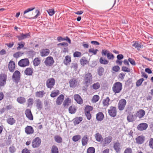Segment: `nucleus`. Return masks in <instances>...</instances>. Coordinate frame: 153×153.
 Masks as SVG:
<instances>
[{"label": "nucleus", "mask_w": 153, "mask_h": 153, "mask_svg": "<svg viewBox=\"0 0 153 153\" xmlns=\"http://www.w3.org/2000/svg\"><path fill=\"white\" fill-rule=\"evenodd\" d=\"M113 91L116 94L120 93L122 89V84L120 82L115 83L112 87Z\"/></svg>", "instance_id": "obj_1"}, {"label": "nucleus", "mask_w": 153, "mask_h": 153, "mask_svg": "<svg viewBox=\"0 0 153 153\" xmlns=\"http://www.w3.org/2000/svg\"><path fill=\"white\" fill-rule=\"evenodd\" d=\"M92 81V76L91 73L86 74L84 77L83 80L84 84L87 87L88 86Z\"/></svg>", "instance_id": "obj_2"}, {"label": "nucleus", "mask_w": 153, "mask_h": 153, "mask_svg": "<svg viewBox=\"0 0 153 153\" xmlns=\"http://www.w3.org/2000/svg\"><path fill=\"white\" fill-rule=\"evenodd\" d=\"M20 73L19 71L16 70L13 74L12 79L14 82L17 84L19 82L20 79Z\"/></svg>", "instance_id": "obj_3"}, {"label": "nucleus", "mask_w": 153, "mask_h": 153, "mask_svg": "<svg viewBox=\"0 0 153 153\" xmlns=\"http://www.w3.org/2000/svg\"><path fill=\"white\" fill-rule=\"evenodd\" d=\"M41 142V139L39 137H36L33 140L32 146L34 148L38 147L40 146Z\"/></svg>", "instance_id": "obj_4"}, {"label": "nucleus", "mask_w": 153, "mask_h": 153, "mask_svg": "<svg viewBox=\"0 0 153 153\" xmlns=\"http://www.w3.org/2000/svg\"><path fill=\"white\" fill-rule=\"evenodd\" d=\"M54 62L53 58L51 56H49L47 57L44 61V63L46 65L49 67L52 65Z\"/></svg>", "instance_id": "obj_5"}, {"label": "nucleus", "mask_w": 153, "mask_h": 153, "mask_svg": "<svg viewBox=\"0 0 153 153\" xmlns=\"http://www.w3.org/2000/svg\"><path fill=\"white\" fill-rule=\"evenodd\" d=\"M126 104V100L124 99L119 100L118 105V109L120 111H122L124 109Z\"/></svg>", "instance_id": "obj_6"}, {"label": "nucleus", "mask_w": 153, "mask_h": 153, "mask_svg": "<svg viewBox=\"0 0 153 153\" xmlns=\"http://www.w3.org/2000/svg\"><path fill=\"white\" fill-rule=\"evenodd\" d=\"M55 84V80L53 78L48 79L46 82V85L48 88L51 89L53 88Z\"/></svg>", "instance_id": "obj_7"}, {"label": "nucleus", "mask_w": 153, "mask_h": 153, "mask_svg": "<svg viewBox=\"0 0 153 153\" xmlns=\"http://www.w3.org/2000/svg\"><path fill=\"white\" fill-rule=\"evenodd\" d=\"M18 65L21 67H25L28 65L29 62L27 59L25 58L21 60L18 63Z\"/></svg>", "instance_id": "obj_8"}, {"label": "nucleus", "mask_w": 153, "mask_h": 153, "mask_svg": "<svg viewBox=\"0 0 153 153\" xmlns=\"http://www.w3.org/2000/svg\"><path fill=\"white\" fill-rule=\"evenodd\" d=\"M109 115L111 117H115L117 115V109L115 107L111 106L108 110Z\"/></svg>", "instance_id": "obj_9"}, {"label": "nucleus", "mask_w": 153, "mask_h": 153, "mask_svg": "<svg viewBox=\"0 0 153 153\" xmlns=\"http://www.w3.org/2000/svg\"><path fill=\"white\" fill-rule=\"evenodd\" d=\"M113 138L112 137L108 136L102 140V144L103 146H106L108 145L112 141Z\"/></svg>", "instance_id": "obj_10"}, {"label": "nucleus", "mask_w": 153, "mask_h": 153, "mask_svg": "<svg viewBox=\"0 0 153 153\" xmlns=\"http://www.w3.org/2000/svg\"><path fill=\"white\" fill-rule=\"evenodd\" d=\"M145 114V111L143 109H140L135 114V116L139 119L143 118Z\"/></svg>", "instance_id": "obj_11"}, {"label": "nucleus", "mask_w": 153, "mask_h": 153, "mask_svg": "<svg viewBox=\"0 0 153 153\" xmlns=\"http://www.w3.org/2000/svg\"><path fill=\"white\" fill-rule=\"evenodd\" d=\"M25 113L26 117L30 120H33V117L30 110L29 109H27L25 111Z\"/></svg>", "instance_id": "obj_12"}, {"label": "nucleus", "mask_w": 153, "mask_h": 153, "mask_svg": "<svg viewBox=\"0 0 153 153\" xmlns=\"http://www.w3.org/2000/svg\"><path fill=\"white\" fill-rule=\"evenodd\" d=\"M69 83L70 86L72 88H74L77 85L78 83V81L76 79L73 78L70 79Z\"/></svg>", "instance_id": "obj_13"}, {"label": "nucleus", "mask_w": 153, "mask_h": 153, "mask_svg": "<svg viewBox=\"0 0 153 153\" xmlns=\"http://www.w3.org/2000/svg\"><path fill=\"white\" fill-rule=\"evenodd\" d=\"M30 36V34L28 33H27L25 34L23 33H21L20 36H17L19 40H21L27 38H28Z\"/></svg>", "instance_id": "obj_14"}, {"label": "nucleus", "mask_w": 153, "mask_h": 153, "mask_svg": "<svg viewBox=\"0 0 153 153\" xmlns=\"http://www.w3.org/2000/svg\"><path fill=\"white\" fill-rule=\"evenodd\" d=\"M148 127V125L144 123H141L139 125L137 126V129L140 131H143L146 130Z\"/></svg>", "instance_id": "obj_15"}, {"label": "nucleus", "mask_w": 153, "mask_h": 153, "mask_svg": "<svg viewBox=\"0 0 153 153\" xmlns=\"http://www.w3.org/2000/svg\"><path fill=\"white\" fill-rule=\"evenodd\" d=\"M50 52V50L48 49H43L40 52V54L42 56H45L48 55Z\"/></svg>", "instance_id": "obj_16"}, {"label": "nucleus", "mask_w": 153, "mask_h": 153, "mask_svg": "<svg viewBox=\"0 0 153 153\" xmlns=\"http://www.w3.org/2000/svg\"><path fill=\"white\" fill-rule=\"evenodd\" d=\"M136 119V117L135 116V114L134 115L133 114L130 113L127 117V120L128 122H133Z\"/></svg>", "instance_id": "obj_17"}, {"label": "nucleus", "mask_w": 153, "mask_h": 153, "mask_svg": "<svg viewBox=\"0 0 153 153\" xmlns=\"http://www.w3.org/2000/svg\"><path fill=\"white\" fill-rule=\"evenodd\" d=\"M25 133L28 134H31L33 133L34 130L33 128L30 126H27L25 128Z\"/></svg>", "instance_id": "obj_18"}, {"label": "nucleus", "mask_w": 153, "mask_h": 153, "mask_svg": "<svg viewBox=\"0 0 153 153\" xmlns=\"http://www.w3.org/2000/svg\"><path fill=\"white\" fill-rule=\"evenodd\" d=\"M113 148L116 152H119L121 149L120 144L118 142H115L114 143Z\"/></svg>", "instance_id": "obj_19"}, {"label": "nucleus", "mask_w": 153, "mask_h": 153, "mask_svg": "<svg viewBox=\"0 0 153 153\" xmlns=\"http://www.w3.org/2000/svg\"><path fill=\"white\" fill-rule=\"evenodd\" d=\"M74 100L79 104H82L83 103L82 100L79 95L76 94L74 95Z\"/></svg>", "instance_id": "obj_20"}, {"label": "nucleus", "mask_w": 153, "mask_h": 153, "mask_svg": "<svg viewBox=\"0 0 153 153\" xmlns=\"http://www.w3.org/2000/svg\"><path fill=\"white\" fill-rule=\"evenodd\" d=\"M64 99V96L62 94H61L57 98L56 103V104L57 105H60L62 102L63 101V100Z\"/></svg>", "instance_id": "obj_21"}, {"label": "nucleus", "mask_w": 153, "mask_h": 153, "mask_svg": "<svg viewBox=\"0 0 153 153\" xmlns=\"http://www.w3.org/2000/svg\"><path fill=\"white\" fill-rule=\"evenodd\" d=\"M15 68V63L13 61H10L8 64V68L11 72H13Z\"/></svg>", "instance_id": "obj_22"}, {"label": "nucleus", "mask_w": 153, "mask_h": 153, "mask_svg": "<svg viewBox=\"0 0 153 153\" xmlns=\"http://www.w3.org/2000/svg\"><path fill=\"white\" fill-rule=\"evenodd\" d=\"M104 117V115L101 112H99L96 115L97 120L98 121H102L103 120Z\"/></svg>", "instance_id": "obj_23"}, {"label": "nucleus", "mask_w": 153, "mask_h": 153, "mask_svg": "<svg viewBox=\"0 0 153 153\" xmlns=\"http://www.w3.org/2000/svg\"><path fill=\"white\" fill-rule=\"evenodd\" d=\"M94 137L97 141L100 142H102L103 138L101 135L99 133H97L95 134Z\"/></svg>", "instance_id": "obj_24"}, {"label": "nucleus", "mask_w": 153, "mask_h": 153, "mask_svg": "<svg viewBox=\"0 0 153 153\" xmlns=\"http://www.w3.org/2000/svg\"><path fill=\"white\" fill-rule=\"evenodd\" d=\"M36 103L37 108L39 110H41L42 108L43 105L40 100L39 99H37L36 100Z\"/></svg>", "instance_id": "obj_25"}, {"label": "nucleus", "mask_w": 153, "mask_h": 153, "mask_svg": "<svg viewBox=\"0 0 153 153\" xmlns=\"http://www.w3.org/2000/svg\"><path fill=\"white\" fill-rule=\"evenodd\" d=\"M110 99L108 97H106L102 101V104L104 106H107L110 104Z\"/></svg>", "instance_id": "obj_26"}, {"label": "nucleus", "mask_w": 153, "mask_h": 153, "mask_svg": "<svg viewBox=\"0 0 153 153\" xmlns=\"http://www.w3.org/2000/svg\"><path fill=\"white\" fill-rule=\"evenodd\" d=\"M16 122V120L11 117L8 118L7 120V123L8 124L11 125H12L15 123Z\"/></svg>", "instance_id": "obj_27"}, {"label": "nucleus", "mask_w": 153, "mask_h": 153, "mask_svg": "<svg viewBox=\"0 0 153 153\" xmlns=\"http://www.w3.org/2000/svg\"><path fill=\"white\" fill-rule=\"evenodd\" d=\"M136 140L137 143L141 144L143 143L144 141V137L143 136H140L136 138Z\"/></svg>", "instance_id": "obj_28"}, {"label": "nucleus", "mask_w": 153, "mask_h": 153, "mask_svg": "<svg viewBox=\"0 0 153 153\" xmlns=\"http://www.w3.org/2000/svg\"><path fill=\"white\" fill-rule=\"evenodd\" d=\"M33 72V69L28 68H27L25 70L24 72L25 74L27 75H31Z\"/></svg>", "instance_id": "obj_29"}, {"label": "nucleus", "mask_w": 153, "mask_h": 153, "mask_svg": "<svg viewBox=\"0 0 153 153\" xmlns=\"http://www.w3.org/2000/svg\"><path fill=\"white\" fill-rule=\"evenodd\" d=\"M88 140V138L87 135L84 136L82 138V145L83 146L86 145Z\"/></svg>", "instance_id": "obj_30"}, {"label": "nucleus", "mask_w": 153, "mask_h": 153, "mask_svg": "<svg viewBox=\"0 0 153 153\" xmlns=\"http://www.w3.org/2000/svg\"><path fill=\"white\" fill-rule=\"evenodd\" d=\"M45 94L44 91H37L36 93V96L37 97L42 98Z\"/></svg>", "instance_id": "obj_31"}, {"label": "nucleus", "mask_w": 153, "mask_h": 153, "mask_svg": "<svg viewBox=\"0 0 153 153\" xmlns=\"http://www.w3.org/2000/svg\"><path fill=\"white\" fill-rule=\"evenodd\" d=\"M135 48H137L138 50H139L140 48L143 47V45L141 43H139L137 42H135L132 45Z\"/></svg>", "instance_id": "obj_32"}, {"label": "nucleus", "mask_w": 153, "mask_h": 153, "mask_svg": "<svg viewBox=\"0 0 153 153\" xmlns=\"http://www.w3.org/2000/svg\"><path fill=\"white\" fill-rule=\"evenodd\" d=\"M99 61L101 64L106 65L109 62L108 60L104 58L103 57H101L100 58Z\"/></svg>", "instance_id": "obj_33"}, {"label": "nucleus", "mask_w": 153, "mask_h": 153, "mask_svg": "<svg viewBox=\"0 0 153 153\" xmlns=\"http://www.w3.org/2000/svg\"><path fill=\"white\" fill-rule=\"evenodd\" d=\"M55 141L59 143H61L62 141V138L59 135H56L54 137Z\"/></svg>", "instance_id": "obj_34"}, {"label": "nucleus", "mask_w": 153, "mask_h": 153, "mask_svg": "<svg viewBox=\"0 0 153 153\" xmlns=\"http://www.w3.org/2000/svg\"><path fill=\"white\" fill-rule=\"evenodd\" d=\"M71 99L69 98H67L65 100L63 105L64 107L66 106H67L69 105V104L71 103Z\"/></svg>", "instance_id": "obj_35"}, {"label": "nucleus", "mask_w": 153, "mask_h": 153, "mask_svg": "<svg viewBox=\"0 0 153 153\" xmlns=\"http://www.w3.org/2000/svg\"><path fill=\"white\" fill-rule=\"evenodd\" d=\"M58 147L55 145H53L51 148V153H59Z\"/></svg>", "instance_id": "obj_36"}, {"label": "nucleus", "mask_w": 153, "mask_h": 153, "mask_svg": "<svg viewBox=\"0 0 153 153\" xmlns=\"http://www.w3.org/2000/svg\"><path fill=\"white\" fill-rule=\"evenodd\" d=\"M100 84L99 82H97L94 83L91 86L92 88L94 90H97L100 87Z\"/></svg>", "instance_id": "obj_37"}, {"label": "nucleus", "mask_w": 153, "mask_h": 153, "mask_svg": "<svg viewBox=\"0 0 153 153\" xmlns=\"http://www.w3.org/2000/svg\"><path fill=\"white\" fill-rule=\"evenodd\" d=\"M17 101L19 103L23 104L25 102L26 100L24 97H21L17 98Z\"/></svg>", "instance_id": "obj_38"}, {"label": "nucleus", "mask_w": 153, "mask_h": 153, "mask_svg": "<svg viewBox=\"0 0 153 153\" xmlns=\"http://www.w3.org/2000/svg\"><path fill=\"white\" fill-rule=\"evenodd\" d=\"M71 58L69 56H67L65 57V59L64 60V63L66 65L69 64L71 61Z\"/></svg>", "instance_id": "obj_39"}, {"label": "nucleus", "mask_w": 153, "mask_h": 153, "mask_svg": "<svg viewBox=\"0 0 153 153\" xmlns=\"http://www.w3.org/2000/svg\"><path fill=\"white\" fill-rule=\"evenodd\" d=\"M33 63L34 66H38L40 64V60L39 58H36L34 59Z\"/></svg>", "instance_id": "obj_40"}, {"label": "nucleus", "mask_w": 153, "mask_h": 153, "mask_svg": "<svg viewBox=\"0 0 153 153\" xmlns=\"http://www.w3.org/2000/svg\"><path fill=\"white\" fill-rule=\"evenodd\" d=\"M59 94V92L58 90H54L52 91L51 94V96L52 97H54L56 96Z\"/></svg>", "instance_id": "obj_41"}, {"label": "nucleus", "mask_w": 153, "mask_h": 153, "mask_svg": "<svg viewBox=\"0 0 153 153\" xmlns=\"http://www.w3.org/2000/svg\"><path fill=\"white\" fill-rule=\"evenodd\" d=\"M69 111L71 114H74L75 113L76 109L74 106H71L69 108Z\"/></svg>", "instance_id": "obj_42"}, {"label": "nucleus", "mask_w": 153, "mask_h": 153, "mask_svg": "<svg viewBox=\"0 0 153 153\" xmlns=\"http://www.w3.org/2000/svg\"><path fill=\"white\" fill-rule=\"evenodd\" d=\"M99 96L98 95H96L93 96L91 101L95 103L99 100Z\"/></svg>", "instance_id": "obj_43"}, {"label": "nucleus", "mask_w": 153, "mask_h": 153, "mask_svg": "<svg viewBox=\"0 0 153 153\" xmlns=\"http://www.w3.org/2000/svg\"><path fill=\"white\" fill-rule=\"evenodd\" d=\"M82 120V117H77L75 119L74 121V123L75 124H79Z\"/></svg>", "instance_id": "obj_44"}, {"label": "nucleus", "mask_w": 153, "mask_h": 153, "mask_svg": "<svg viewBox=\"0 0 153 153\" xmlns=\"http://www.w3.org/2000/svg\"><path fill=\"white\" fill-rule=\"evenodd\" d=\"M80 62L81 64L82 65H86L88 63V61L85 57H82L80 59Z\"/></svg>", "instance_id": "obj_45"}, {"label": "nucleus", "mask_w": 153, "mask_h": 153, "mask_svg": "<svg viewBox=\"0 0 153 153\" xmlns=\"http://www.w3.org/2000/svg\"><path fill=\"white\" fill-rule=\"evenodd\" d=\"M23 53L19 51L14 53L13 55V56L14 57L17 58L21 56Z\"/></svg>", "instance_id": "obj_46"}, {"label": "nucleus", "mask_w": 153, "mask_h": 153, "mask_svg": "<svg viewBox=\"0 0 153 153\" xmlns=\"http://www.w3.org/2000/svg\"><path fill=\"white\" fill-rule=\"evenodd\" d=\"M81 136L79 135L74 136L72 138V140L74 142H76L80 139Z\"/></svg>", "instance_id": "obj_47"}, {"label": "nucleus", "mask_w": 153, "mask_h": 153, "mask_svg": "<svg viewBox=\"0 0 153 153\" xmlns=\"http://www.w3.org/2000/svg\"><path fill=\"white\" fill-rule=\"evenodd\" d=\"M104 71V69L102 67H100L98 71V74L100 76H101L103 74V73Z\"/></svg>", "instance_id": "obj_48"}, {"label": "nucleus", "mask_w": 153, "mask_h": 153, "mask_svg": "<svg viewBox=\"0 0 153 153\" xmlns=\"http://www.w3.org/2000/svg\"><path fill=\"white\" fill-rule=\"evenodd\" d=\"M49 15L51 16H52L55 13L54 10L53 9H49L47 10Z\"/></svg>", "instance_id": "obj_49"}, {"label": "nucleus", "mask_w": 153, "mask_h": 153, "mask_svg": "<svg viewBox=\"0 0 153 153\" xmlns=\"http://www.w3.org/2000/svg\"><path fill=\"white\" fill-rule=\"evenodd\" d=\"M95 149L93 147H89L87 149V153H94Z\"/></svg>", "instance_id": "obj_50"}, {"label": "nucleus", "mask_w": 153, "mask_h": 153, "mask_svg": "<svg viewBox=\"0 0 153 153\" xmlns=\"http://www.w3.org/2000/svg\"><path fill=\"white\" fill-rule=\"evenodd\" d=\"M74 56L75 57H79L82 56V53L79 51H75L73 54Z\"/></svg>", "instance_id": "obj_51"}, {"label": "nucleus", "mask_w": 153, "mask_h": 153, "mask_svg": "<svg viewBox=\"0 0 153 153\" xmlns=\"http://www.w3.org/2000/svg\"><path fill=\"white\" fill-rule=\"evenodd\" d=\"M144 80V79L143 78H141L138 80L136 83L137 86L139 87L140 86Z\"/></svg>", "instance_id": "obj_52"}, {"label": "nucleus", "mask_w": 153, "mask_h": 153, "mask_svg": "<svg viewBox=\"0 0 153 153\" xmlns=\"http://www.w3.org/2000/svg\"><path fill=\"white\" fill-rule=\"evenodd\" d=\"M25 43L24 42H22L20 43H18L19 46L17 47V49L19 50L20 49L22 48L24 46Z\"/></svg>", "instance_id": "obj_53"}, {"label": "nucleus", "mask_w": 153, "mask_h": 153, "mask_svg": "<svg viewBox=\"0 0 153 153\" xmlns=\"http://www.w3.org/2000/svg\"><path fill=\"white\" fill-rule=\"evenodd\" d=\"M28 106H32L33 103V98H30L27 101Z\"/></svg>", "instance_id": "obj_54"}, {"label": "nucleus", "mask_w": 153, "mask_h": 153, "mask_svg": "<svg viewBox=\"0 0 153 153\" xmlns=\"http://www.w3.org/2000/svg\"><path fill=\"white\" fill-rule=\"evenodd\" d=\"M107 57L108 59H113L114 58V56L113 54L112 53H109L107 55Z\"/></svg>", "instance_id": "obj_55"}, {"label": "nucleus", "mask_w": 153, "mask_h": 153, "mask_svg": "<svg viewBox=\"0 0 153 153\" xmlns=\"http://www.w3.org/2000/svg\"><path fill=\"white\" fill-rule=\"evenodd\" d=\"M122 70L123 71L126 72H130V69L125 66H123L122 67Z\"/></svg>", "instance_id": "obj_56"}, {"label": "nucleus", "mask_w": 153, "mask_h": 153, "mask_svg": "<svg viewBox=\"0 0 153 153\" xmlns=\"http://www.w3.org/2000/svg\"><path fill=\"white\" fill-rule=\"evenodd\" d=\"M109 51L107 50L103 49L101 53L102 55L107 56V55L109 53Z\"/></svg>", "instance_id": "obj_57"}, {"label": "nucleus", "mask_w": 153, "mask_h": 153, "mask_svg": "<svg viewBox=\"0 0 153 153\" xmlns=\"http://www.w3.org/2000/svg\"><path fill=\"white\" fill-rule=\"evenodd\" d=\"M34 8H30L27 9L26 10H25V11L24 12L23 15H24V16L27 18V17L25 15V14L29 12L30 11H31L33 10L34 9Z\"/></svg>", "instance_id": "obj_58"}, {"label": "nucleus", "mask_w": 153, "mask_h": 153, "mask_svg": "<svg viewBox=\"0 0 153 153\" xmlns=\"http://www.w3.org/2000/svg\"><path fill=\"white\" fill-rule=\"evenodd\" d=\"M98 51V50L95 49L94 50L93 48H91L89 50V52L90 53H93L95 55L97 54V51Z\"/></svg>", "instance_id": "obj_59"}, {"label": "nucleus", "mask_w": 153, "mask_h": 153, "mask_svg": "<svg viewBox=\"0 0 153 153\" xmlns=\"http://www.w3.org/2000/svg\"><path fill=\"white\" fill-rule=\"evenodd\" d=\"M93 109V108L90 106H87L85 108V112H90V111H91Z\"/></svg>", "instance_id": "obj_60"}, {"label": "nucleus", "mask_w": 153, "mask_h": 153, "mask_svg": "<svg viewBox=\"0 0 153 153\" xmlns=\"http://www.w3.org/2000/svg\"><path fill=\"white\" fill-rule=\"evenodd\" d=\"M9 150L11 153H14L16 150V148L13 146H11L9 148Z\"/></svg>", "instance_id": "obj_61"}, {"label": "nucleus", "mask_w": 153, "mask_h": 153, "mask_svg": "<svg viewBox=\"0 0 153 153\" xmlns=\"http://www.w3.org/2000/svg\"><path fill=\"white\" fill-rule=\"evenodd\" d=\"M128 60L131 64L132 65H136V63L133 59L130 58H129L128 59Z\"/></svg>", "instance_id": "obj_62"}, {"label": "nucleus", "mask_w": 153, "mask_h": 153, "mask_svg": "<svg viewBox=\"0 0 153 153\" xmlns=\"http://www.w3.org/2000/svg\"><path fill=\"white\" fill-rule=\"evenodd\" d=\"M149 146L150 148L153 149V139L152 138L149 140Z\"/></svg>", "instance_id": "obj_63"}, {"label": "nucleus", "mask_w": 153, "mask_h": 153, "mask_svg": "<svg viewBox=\"0 0 153 153\" xmlns=\"http://www.w3.org/2000/svg\"><path fill=\"white\" fill-rule=\"evenodd\" d=\"M124 153H132V150L130 148H128L126 149Z\"/></svg>", "instance_id": "obj_64"}]
</instances>
